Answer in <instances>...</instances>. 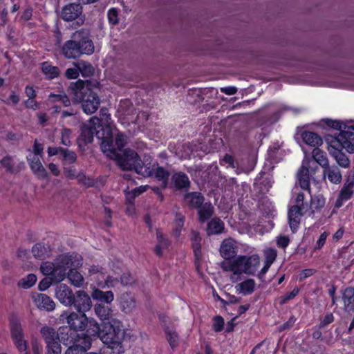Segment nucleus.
<instances>
[{
    "label": "nucleus",
    "instance_id": "f257e3e1",
    "mask_svg": "<svg viewBox=\"0 0 354 354\" xmlns=\"http://www.w3.org/2000/svg\"><path fill=\"white\" fill-rule=\"evenodd\" d=\"M101 148L103 153L111 159L116 160L118 165L122 169L134 170L144 177L152 175L153 170L142 162L135 151L126 149L122 153H118L113 147L111 139L102 141Z\"/></svg>",
    "mask_w": 354,
    "mask_h": 354
},
{
    "label": "nucleus",
    "instance_id": "f03ea898",
    "mask_svg": "<svg viewBox=\"0 0 354 354\" xmlns=\"http://www.w3.org/2000/svg\"><path fill=\"white\" fill-rule=\"evenodd\" d=\"M260 266L258 254L241 255L232 260L224 261L221 267L225 272H232L230 281L236 283L242 279V274L254 275Z\"/></svg>",
    "mask_w": 354,
    "mask_h": 354
},
{
    "label": "nucleus",
    "instance_id": "7ed1b4c3",
    "mask_svg": "<svg viewBox=\"0 0 354 354\" xmlns=\"http://www.w3.org/2000/svg\"><path fill=\"white\" fill-rule=\"evenodd\" d=\"M82 261V257L77 254H64L60 255L53 263H42L40 270L44 275L50 277L54 282L59 283L65 279L68 268L80 267Z\"/></svg>",
    "mask_w": 354,
    "mask_h": 354
},
{
    "label": "nucleus",
    "instance_id": "20e7f679",
    "mask_svg": "<svg viewBox=\"0 0 354 354\" xmlns=\"http://www.w3.org/2000/svg\"><path fill=\"white\" fill-rule=\"evenodd\" d=\"M62 50L66 58L75 59L82 54H92L94 51V46L88 38V31L82 29L73 34V39L67 41Z\"/></svg>",
    "mask_w": 354,
    "mask_h": 354
},
{
    "label": "nucleus",
    "instance_id": "39448f33",
    "mask_svg": "<svg viewBox=\"0 0 354 354\" xmlns=\"http://www.w3.org/2000/svg\"><path fill=\"white\" fill-rule=\"evenodd\" d=\"M70 88L74 100L82 103V107L85 113L92 114L97 110L100 104V98L83 80H79L72 83Z\"/></svg>",
    "mask_w": 354,
    "mask_h": 354
},
{
    "label": "nucleus",
    "instance_id": "423d86ee",
    "mask_svg": "<svg viewBox=\"0 0 354 354\" xmlns=\"http://www.w3.org/2000/svg\"><path fill=\"white\" fill-rule=\"evenodd\" d=\"M124 336L122 324L120 321L112 319L104 324L100 338L107 346L118 347L122 345Z\"/></svg>",
    "mask_w": 354,
    "mask_h": 354
},
{
    "label": "nucleus",
    "instance_id": "0eeeda50",
    "mask_svg": "<svg viewBox=\"0 0 354 354\" xmlns=\"http://www.w3.org/2000/svg\"><path fill=\"white\" fill-rule=\"evenodd\" d=\"M100 118L93 117L90 119L89 122L91 124V133L102 140L111 139L112 136L113 122L111 115L108 110L102 108L100 111Z\"/></svg>",
    "mask_w": 354,
    "mask_h": 354
},
{
    "label": "nucleus",
    "instance_id": "6e6552de",
    "mask_svg": "<svg viewBox=\"0 0 354 354\" xmlns=\"http://www.w3.org/2000/svg\"><path fill=\"white\" fill-rule=\"evenodd\" d=\"M11 337L13 342L21 353L26 354L28 348L27 342L24 339V333L20 322L17 319H13L10 324Z\"/></svg>",
    "mask_w": 354,
    "mask_h": 354
},
{
    "label": "nucleus",
    "instance_id": "1a4fd4ad",
    "mask_svg": "<svg viewBox=\"0 0 354 354\" xmlns=\"http://www.w3.org/2000/svg\"><path fill=\"white\" fill-rule=\"evenodd\" d=\"M330 145H335L338 149H344L348 153H354V129L348 128L342 131Z\"/></svg>",
    "mask_w": 354,
    "mask_h": 354
},
{
    "label": "nucleus",
    "instance_id": "9d476101",
    "mask_svg": "<svg viewBox=\"0 0 354 354\" xmlns=\"http://www.w3.org/2000/svg\"><path fill=\"white\" fill-rule=\"evenodd\" d=\"M82 8L80 4L70 3L64 6L62 11V17L64 21L77 19L78 26L83 24L84 19L82 17Z\"/></svg>",
    "mask_w": 354,
    "mask_h": 354
},
{
    "label": "nucleus",
    "instance_id": "9b49d317",
    "mask_svg": "<svg viewBox=\"0 0 354 354\" xmlns=\"http://www.w3.org/2000/svg\"><path fill=\"white\" fill-rule=\"evenodd\" d=\"M60 317H65L66 319L67 324L74 331L83 330L86 328L87 317L84 313L79 315L73 312L69 315H67L66 313H63Z\"/></svg>",
    "mask_w": 354,
    "mask_h": 354
},
{
    "label": "nucleus",
    "instance_id": "f8f14e48",
    "mask_svg": "<svg viewBox=\"0 0 354 354\" xmlns=\"http://www.w3.org/2000/svg\"><path fill=\"white\" fill-rule=\"evenodd\" d=\"M354 176H349L341 189L337 199L335 203V208L341 207L343 204L349 200L354 194Z\"/></svg>",
    "mask_w": 354,
    "mask_h": 354
},
{
    "label": "nucleus",
    "instance_id": "ddd939ff",
    "mask_svg": "<svg viewBox=\"0 0 354 354\" xmlns=\"http://www.w3.org/2000/svg\"><path fill=\"white\" fill-rule=\"evenodd\" d=\"M74 297L72 290L64 283L59 284L55 288V297L66 306L73 305Z\"/></svg>",
    "mask_w": 354,
    "mask_h": 354
},
{
    "label": "nucleus",
    "instance_id": "4468645a",
    "mask_svg": "<svg viewBox=\"0 0 354 354\" xmlns=\"http://www.w3.org/2000/svg\"><path fill=\"white\" fill-rule=\"evenodd\" d=\"M73 305L78 312L84 313L91 308L92 301L90 296L84 290H78L74 297Z\"/></svg>",
    "mask_w": 354,
    "mask_h": 354
},
{
    "label": "nucleus",
    "instance_id": "2eb2a0df",
    "mask_svg": "<svg viewBox=\"0 0 354 354\" xmlns=\"http://www.w3.org/2000/svg\"><path fill=\"white\" fill-rule=\"evenodd\" d=\"M41 156L37 154H28L27 160L33 174L39 179H45L48 177V174L41 162Z\"/></svg>",
    "mask_w": 354,
    "mask_h": 354
},
{
    "label": "nucleus",
    "instance_id": "dca6fc26",
    "mask_svg": "<svg viewBox=\"0 0 354 354\" xmlns=\"http://www.w3.org/2000/svg\"><path fill=\"white\" fill-rule=\"evenodd\" d=\"M32 299L36 306L40 309L52 311L55 308L54 301L46 294L35 293L32 295Z\"/></svg>",
    "mask_w": 354,
    "mask_h": 354
},
{
    "label": "nucleus",
    "instance_id": "f3484780",
    "mask_svg": "<svg viewBox=\"0 0 354 354\" xmlns=\"http://www.w3.org/2000/svg\"><path fill=\"white\" fill-rule=\"evenodd\" d=\"M146 165L148 167H150L152 171V175L150 176H153L160 182L161 186L162 188H165L167 187L168 179L169 176V173L167 170L165 169L162 167H159L158 165L156 162H154L151 164L146 163Z\"/></svg>",
    "mask_w": 354,
    "mask_h": 354
},
{
    "label": "nucleus",
    "instance_id": "a211bd4d",
    "mask_svg": "<svg viewBox=\"0 0 354 354\" xmlns=\"http://www.w3.org/2000/svg\"><path fill=\"white\" fill-rule=\"evenodd\" d=\"M308 212H303L301 208L292 206L288 211V223L290 229L295 232L300 223L302 216L308 214Z\"/></svg>",
    "mask_w": 354,
    "mask_h": 354
},
{
    "label": "nucleus",
    "instance_id": "6ab92c4d",
    "mask_svg": "<svg viewBox=\"0 0 354 354\" xmlns=\"http://www.w3.org/2000/svg\"><path fill=\"white\" fill-rule=\"evenodd\" d=\"M265 257L264 266L258 274V277L263 278L268 271L271 265L274 262L277 257V252L274 248H267L263 251Z\"/></svg>",
    "mask_w": 354,
    "mask_h": 354
},
{
    "label": "nucleus",
    "instance_id": "aec40b11",
    "mask_svg": "<svg viewBox=\"0 0 354 354\" xmlns=\"http://www.w3.org/2000/svg\"><path fill=\"white\" fill-rule=\"evenodd\" d=\"M328 151L340 167L348 168L350 166V160L342 152L341 149H338L335 145H330Z\"/></svg>",
    "mask_w": 354,
    "mask_h": 354
},
{
    "label": "nucleus",
    "instance_id": "412c9836",
    "mask_svg": "<svg viewBox=\"0 0 354 354\" xmlns=\"http://www.w3.org/2000/svg\"><path fill=\"white\" fill-rule=\"evenodd\" d=\"M221 255L225 259L233 257L236 253L235 241L232 239H225L220 247Z\"/></svg>",
    "mask_w": 354,
    "mask_h": 354
},
{
    "label": "nucleus",
    "instance_id": "4be33fe9",
    "mask_svg": "<svg viewBox=\"0 0 354 354\" xmlns=\"http://www.w3.org/2000/svg\"><path fill=\"white\" fill-rule=\"evenodd\" d=\"M59 339L65 345L73 344L76 333L69 326H63L58 330Z\"/></svg>",
    "mask_w": 354,
    "mask_h": 354
},
{
    "label": "nucleus",
    "instance_id": "5701e85b",
    "mask_svg": "<svg viewBox=\"0 0 354 354\" xmlns=\"http://www.w3.org/2000/svg\"><path fill=\"white\" fill-rule=\"evenodd\" d=\"M256 283L252 279H247L235 286L236 292L243 295H251L255 290Z\"/></svg>",
    "mask_w": 354,
    "mask_h": 354
},
{
    "label": "nucleus",
    "instance_id": "b1692460",
    "mask_svg": "<svg viewBox=\"0 0 354 354\" xmlns=\"http://www.w3.org/2000/svg\"><path fill=\"white\" fill-rule=\"evenodd\" d=\"M302 140L308 145L317 148L323 144L322 138L317 133L306 131L301 133Z\"/></svg>",
    "mask_w": 354,
    "mask_h": 354
},
{
    "label": "nucleus",
    "instance_id": "393cba45",
    "mask_svg": "<svg viewBox=\"0 0 354 354\" xmlns=\"http://www.w3.org/2000/svg\"><path fill=\"white\" fill-rule=\"evenodd\" d=\"M308 173V169L304 166H302L298 172L297 178L301 189L305 191L308 194L309 196H310Z\"/></svg>",
    "mask_w": 354,
    "mask_h": 354
},
{
    "label": "nucleus",
    "instance_id": "a878e982",
    "mask_svg": "<svg viewBox=\"0 0 354 354\" xmlns=\"http://www.w3.org/2000/svg\"><path fill=\"white\" fill-rule=\"evenodd\" d=\"M324 176L334 184H339L342 181V174L338 167L328 165L324 168Z\"/></svg>",
    "mask_w": 354,
    "mask_h": 354
},
{
    "label": "nucleus",
    "instance_id": "bb28decb",
    "mask_svg": "<svg viewBox=\"0 0 354 354\" xmlns=\"http://www.w3.org/2000/svg\"><path fill=\"white\" fill-rule=\"evenodd\" d=\"M294 194L295 195V204L293 206L301 208L303 212H308V203L306 201V195H308V194L305 191L300 190L298 187H296L294 191Z\"/></svg>",
    "mask_w": 354,
    "mask_h": 354
},
{
    "label": "nucleus",
    "instance_id": "cd10ccee",
    "mask_svg": "<svg viewBox=\"0 0 354 354\" xmlns=\"http://www.w3.org/2000/svg\"><path fill=\"white\" fill-rule=\"evenodd\" d=\"M77 267L68 268V272H66L68 279L71 285L76 288H80L84 285V279L80 272H77L75 268Z\"/></svg>",
    "mask_w": 354,
    "mask_h": 354
},
{
    "label": "nucleus",
    "instance_id": "c85d7f7f",
    "mask_svg": "<svg viewBox=\"0 0 354 354\" xmlns=\"http://www.w3.org/2000/svg\"><path fill=\"white\" fill-rule=\"evenodd\" d=\"M120 303L122 310L126 314L131 313L136 308L135 299L129 294H123L120 297Z\"/></svg>",
    "mask_w": 354,
    "mask_h": 354
},
{
    "label": "nucleus",
    "instance_id": "c756f323",
    "mask_svg": "<svg viewBox=\"0 0 354 354\" xmlns=\"http://www.w3.org/2000/svg\"><path fill=\"white\" fill-rule=\"evenodd\" d=\"M73 344H75L81 351L86 352L91 348L92 339L91 337L86 334H82L81 335H76Z\"/></svg>",
    "mask_w": 354,
    "mask_h": 354
},
{
    "label": "nucleus",
    "instance_id": "7c9ffc66",
    "mask_svg": "<svg viewBox=\"0 0 354 354\" xmlns=\"http://www.w3.org/2000/svg\"><path fill=\"white\" fill-rule=\"evenodd\" d=\"M164 322V330L166 334L167 339L172 349H174L178 344V335L176 330L169 326H167L165 320H162Z\"/></svg>",
    "mask_w": 354,
    "mask_h": 354
},
{
    "label": "nucleus",
    "instance_id": "2f4dec72",
    "mask_svg": "<svg viewBox=\"0 0 354 354\" xmlns=\"http://www.w3.org/2000/svg\"><path fill=\"white\" fill-rule=\"evenodd\" d=\"M342 301L346 311L354 310V288L348 287L342 293Z\"/></svg>",
    "mask_w": 354,
    "mask_h": 354
},
{
    "label": "nucleus",
    "instance_id": "473e14b6",
    "mask_svg": "<svg viewBox=\"0 0 354 354\" xmlns=\"http://www.w3.org/2000/svg\"><path fill=\"white\" fill-rule=\"evenodd\" d=\"M310 196V204L308 205V215L313 216L316 212L320 210L325 205V198L322 195H317L314 197Z\"/></svg>",
    "mask_w": 354,
    "mask_h": 354
},
{
    "label": "nucleus",
    "instance_id": "72a5a7b5",
    "mask_svg": "<svg viewBox=\"0 0 354 354\" xmlns=\"http://www.w3.org/2000/svg\"><path fill=\"white\" fill-rule=\"evenodd\" d=\"M224 228V223L218 218H214L207 224V232L208 235L218 234Z\"/></svg>",
    "mask_w": 354,
    "mask_h": 354
},
{
    "label": "nucleus",
    "instance_id": "f704fd0d",
    "mask_svg": "<svg viewBox=\"0 0 354 354\" xmlns=\"http://www.w3.org/2000/svg\"><path fill=\"white\" fill-rule=\"evenodd\" d=\"M171 180L175 187L178 189H187L189 186V178L184 173L179 172L174 174Z\"/></svg>",
    "mask_w": 354,
    "mask_h": 354
},
{
    "label": "nucleus",
    "instance_id": "c9c22d12",
    "mask_svg": "<svg viewBox=\"0 0 354 354\" xmlns=\"http://www.w3.org/2000/svg\"><path fill=\"white\" fill-rule=\"evenodd\" d=\"M91 297L95 300L104 301L107 304L112 302L114 299V295L112 291L103 292L97 288L93 289L91 293Z\"/></svg>",
    "mask_w": 354,
    "mask_h": 354
},
{
    "label": "nucleus",
    "instance_id": "e433bc0d",
    "mask_svg": "<svg viewBox=\"0 0 354 354\" xmlns=\"http://www.w3.org/2000/svg\"><path fill=\"white\" fill-rule=\"evenodd\" d=\"M186 203L192 207L199 208L204 201L203 196L197 192H192L185 195Z\"/></svg>",
    "mask_w": 354,
    "mask_h": 354
},
{
    "label": "nucleus",
    "instance_id": "4c0bfd02",
    "mask_svg": "<svg viewBox=\"0 0 354 354\" xmlns=\"http://www.w3.org/2000/svg\"><path fill=\"white\" fill-rule=\"evenodd\" d=\"M86 335L89 337H99L101 334L102 330L98 323L93 318L88 319L86 322Z\"/></svg>",
    "mask_w": 354,
    "mask_h": 354
},
{
    "label": "nucleus",
    "instance_id": "58836bf2",
    "mask_svg": "<svg viewBox=\"0 0 354 354\" xmlns=\"http://www.w3.org/2000/svg\"><path fill=\"white\" fill-rule=\"evenodd\" d=\"M156 239L158 244L155 248V252L158 256L162 254L163 250L167 248L169 245V241L166 239L162 232L160 230L156 231Z\"/></svg>",
    "mask_w": 354,
    "mask_h": 354
},
{
    "label": "nucleus",
    "instance_id": "ea45409f",
    "mask_svg": "<svg viewBox=\"0 0 354 354\" xmlns=\"http://www.w3.org/2000/svg\"><path fill=\"white\" fill-rule=\"evenodd\" d=\"M118 112L120 114L121 116H131L133 114H134V109L132 103L128 100L120 101L118 109Z\"/></svg>",
    "mask_w": 354,
    "mask_h": 354
},
{
    "label": "nucleus",
    "instance_id": "a19ab883",
    "mask_svg": "<svg viewBox=\"0 0 354 354\" xmlns=\"http://www.w3.org/2000/svg\"><path fill=\"white\" fill-rule=\"evenodd\" d=\"M41 334L44 339L46 344H49L51 341L59 339L58 332L50 326H44L41 328Z\"/></svg>",
    "mask_w": 354,
    "mask_h": 354
},
{
    "label": "nucleus",
    "instance_id": "79ce46f5",
    "mask_svg": "<svg viewBox=\"0 0 354 354\" xmlns=\"http://www.w3.org/2000/svg\"><path fill=\"white\" fill-rule=\"evenodd\" d=\"M41 71L48 79L57 77L59 74V68L47 62L41 64Z\"/></svg>",
    "mask_w": 354,
    "mask_h": 354
},
{
    "label": "nucleus",
    "instance_id": "37998d69",
    "mask_svg": "<svg viewBox=\"0 0 354 354\" xmlns=\"http://www.w3.org/2000/svg\"><path fill=\"white\" fill-rule=\"evenodd\" d=\"M74 65L78 68L79 73H80L83 77H87L93 75L94 68L88 62L80 61L77 63H74Z\"/></svg>",
    "mask_w": 354,
    "mask_h": 354
},
{
    "label": "nucleus",
    "instance_id": "c03bdc74",
    "mask_svg": "<svg viewBox=\"0 0 354 354\" xmlns=\"http://www.w3.org/2000/svg\"><path fill=\"white\" fill-rule=\"evenodd\" d=\"M33 256L39 259H43L48 257L50 254L48 248L41 243L35 244L32 248Z\"/></svg>",
    "mask_w": 354,
    "mask_h": 354
},
{
    "label": "nucleus",
    "instance_id": "a18cd8bd",
    "mask_svg": "<svg viewBox=\"0 0 354 354\" xmlns=\"http://www.w3.org/2000/svg\"><path fill=\"white\" fill-rule=\"evenodd\" d=\"M313 157L314 160L322 167L325 168L329 165L326 153L324 151L319 149L318 147L313 149Z\"/></svg>",
    "mask_w": 354,
    "mask_h": 354
},
{
    "label": "nucleus",
    "instance_id": "49530a36",
    "mask_svg": "<svg viewBox=\"0 0 354 354\" xmlns=\"http://www.w3.org/2000/svg\"><path fill=\"white\" fill-rule=\"evenodd\" d=\"M198 209L199 220L201 222H205L210 218L214 212V207L212 204L207 203L201 206Z\"/></svg>",
    "mask_w": 354,
    "mask_h": 354
},
{
    "label": "nucleus",
    "instance_id": "de8ad7c7",
    "mask_svg": "<svg viewBox=\"0 0 354 354\" xmlns=\"http://www.w3.org/2000/svg\"><path fill=\"white\" fill-rule=\"evenodd\" d=\"M37 276L34 274H28L27 276L20 279L17 286L24 289H28L32 287L37 282Z\"/></svg>",
    "mask_w": 354,
    "mask_h": 354
},
{
    "label": "nucleus",
    "instance_id": "09e8293b",
    "mask_svg": "<svg viewBox=\"0 0 354 354\" xmlns=\"http://www.w3.org/2000/svg\"><path fill=\"white\" fill-rule=\"evenodd\" d=\"M94 310L95 314L102 320H108L109 322L111 319L110 318L111 310L108 306H105L104 305L99 304L95 306Z\"/></svg>",
    "mask_w": 354,
    "mask_h": 354
},
{
    "label": "nucleus",
    "instance_id": "8fccbe9b",
    "mask_svg": "<svg viewBox=\"0 0 354 354\" xmlns=\"http://www.w3.org/2000/svg\"><path fill=\"white\" fill-rule=\"evenodd\" d=\"M192 247L194 249V252L196 256V259L197 261H199L201 258V237L199 234L196 232H192Z\"/></svg>",
    "mask_w": 354,
    "mask_h": 354
},
{
    "label": "nucleus",
    "instance_id": "3c124183",
    "mask_svg": "<svg viewBox=\"0 0 354 354\" xmlns=\"http://www.w3.org/2000/svg\"><path fill=\"white\" fill-rule=\"evenodd\" d=\"M185 217L180 214H176L175 218V228L173 234L176 237H178L180 234L181 230L184 225Z\"/></svg>",
    "mask_w": 354,
    "mask_h": 354
},
{
    "label": "nucleus",
    "instance_id": "603ef678",
    "mask_svg": "<svg viewBox=\"0 0 354 354\" xmlns=\"http://www.w3.org/2000/svg\"><path fill=\"white\" fill-rule=\"evenodd\" d=\"M61 143L65 146H71L72 131L70 129L63 128L61 130Z\"/></svg>",
    "mask_w": 354,
    "mask_h": 354
},
{
    "label": "nucleus",
    "instance_id": "864d4df0",
    "mask_svg": "<svg viewBox=\"0 0 354 354\" xmlns=\"http://www.w3.org/2000/svg\"><path fill=\"white\" fill-rule=\"evenodd\" d=\"M126 140H127V138L124 134L120 133L117 134V136L115 137L116 147H115V145L113 144V146L115 149V150L117 151H118V153H122L124 151L123 148L126 144Z\"/></svg>",
    "mask_w": 354,
    "mask_h": 354
},
{
    "label": "nucleus",
    "instance_id": "5fc2aeb1",
    "mask_svg": "<svg viewBox=\"0 0 354 354\" xmlns=\"http://www.w3.org/2000/svg\"><path fill=\"white\" fill-rule=\"evenodd\" d=\"M62 155L64 157V161L68 164L74 163L77 160V156L75 152L64 148L62 150Z\"/></svg>",
    "mask_w": 354,
    "mask_h": 354
},
{
    "label": "nucleus",
    "instance_id": "6e6d98bb",
    "mask_svg": "<svg viewBox=\"0 0 354 354\" xmlns=\"http://www.w3.org/2000/svg\"><path fill=\"white\" fill-rule=\"evenodd\" d=\"M59 342H61L60 339H57L55 341H51L49 344H46L48 351H51L53 354H60L62 353V347Z\"/></svg>",
    "mask_w": 354,
    "mask_h": 354
},
{
    "label": "nucleus",
    "instance_id": "4d7b16f0",
    "mask_svg": "<svg viewBox=\"0 0 354 354\" xmlns=\"http://www.w3.org/2000/svg\"><path fill=\"white\" fill-rule=\"evenodd\" d=\"M76 179L79 183L84 185L86 187H92L94 185V180L91 178L86 177L83 173L78 174Z\"/></svg>",
    "mask_w": 354,
    "mask_h": 354
},
{
    "label": "nucleus",
    "instance_id": "13d9d810",
    "mask_svg": "<svg viewBox=\"0 0 354 354\" xmlns=\"http://www.w3.org/2000/svg\"><path fill=\"white\" fill-rule=\"evenodd\" d=\"M124 353V349L122 345H120L118 347H111L106 346L103 348L102 354H122Z\"/></svg>",
    "mask_w": 354,
    "mask_h": 354
},
{
    "label": "nucleus",
    "instance_id": "bf43d9fd",
    "mask_svg": "<svg viewBox=\"0 0 354 354\" xmlns=\"http://www.w3.org/2000/svg\"><path fill=\"white\" fill-rule=\"evenodd\" d=\"M299 289L297 287H295L290 293L281 298L280 304L283 305L288 301L294 299L299 294Z\"/></svg>",
    "mask_w": 354,
    "mask_h": 354
},
{
    "label": "nucleus",
    "instance_id": "052dcab7",
    "mask_svg": "<svg viewBox=\"0 0 354 354\" xmlns=\"http://www.w3.org/2000/svg\"><path fill=\"white\" fill-rule=\"evenodd\" d=\"M182 149H183L184 153H180V151H179L178 152V155L183 158H189L193 152L192 145L190 143H187L182 146Z\"/></svg>",
    "mask_w": 354,
    "mask_h": 354
},
{
    "label": "nucleus",
    "instance_id": "680f3d73",
    "mask_svg": "<svg viewBox=\"0 0 354 354\" xmlns=\"http://www.w3.org/2000/svg\"><path fill=\"white\" fill-rule=\"evenodd\" d=\"M333 321H334L333 315L330 313H327L324 316V317L321 320L319 325V328H324L327 325L331 324Z\"/></svg>",
    "mask_w": 354,
    "mask_h": 354
},
{
    "label": "nucleus",
    "instance_id": "e2e57ef3",
    "mask_svg": "<svg viewBox=\"0 0 354 354\" xmlns=\"http://www.w3.org/2000/svg\"><path fill=\"white\" fill-rule=\"evenodd\" d=\"M224 325V320L220 316H216L214 318L213 328L215 331H221Z\"/></svg>",
    "mask_w": 354,
    "mask_h": 354
},
{
    "label": "nucleus",
    "instance_id": "0e129e2a",
    "mask_svg": "<svg viewBox=\"0 0 354 354\" xmlns=\"http://www.w3.org/2000/svg\"><path fill=\"white\" fill-rule=\"evenodd\" d=\"M121 283L124 286H131L134 283L133 277L129 273L123 274L121 277Z\"/></svg>",
    "mask_w": 354,
    "mask_h": 354
},
{
    "label": "nucleus",
    "instance_id": "69168bd1",
    "mask_svg": "<svg viewBox=\"0 0 354 354\" xmlns=\"http://www.w3.org/2000/svg\"><path fill=\"white\" fill-rule=\"evenodd\" d=\"M107 17L110 23L116 24L118 22V12L115 8H111L108 11Z\"/></svg>",
    "mask_w": 354,
    "mask_h": 354
},
{
    "label": "nucleus",
    "instance_id": "338daca9",
    "mask_svg": "<svg viewBox=\"0 0 354 354\" xmlns=\"http://www.w3.org/2000/svg\"><path fill=\"white\" fill-rule=\"evenodd\" d=\"M53 283L55 282L52 279H50V277L49 278H45L39 282V288L41 291L46 290Z\"/></svg>",
    "mask_w": 354,
    "mask_h": 354
},
{
    "label": "nucleus",
    "instance_id": "774afa93",
    "mask_svg": "<svg viewBox=\"0 0 354 354\" xmlns=\"http://www.w3.org/2000/svg\"><path fill=\"white\" fill-rule=\"evenodd\" d=\"M64 174L68 179H76L77 174L73 167H64Z\"/></svg>",
    "mask_w": 354,
    "mask_h": 354
}]
</instances>
